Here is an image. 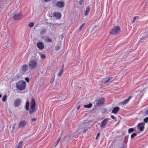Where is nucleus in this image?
Here are the masks:
<instances>
[{
  "label": "nucleus",
  "mask_w": 148,
  "mask_h": 148,
  "mask_svg": "<svg viewBox=\"0 0 148 148\" xmlns=\"http://www.w3.org/2000/svg\"><path fill=\"white\" fill-rule=\"evenodd\" d=\"M26 86L25 82L21 80L17 82L16 84V88L20 90H24Z\"/></svg>",
  "instance_id": "nucleus-1"
},
{
  "label": "nucleus",
  "mask_w": 148,
  "mask_h": 148,
  "mask_svg": "<svg viewBox=\"0 0 148 148\" xmlns=\"http://www.w3.org/2000/svg\"><path fill=\"white\" fill-rule=\"evenodd\" d=\"M28 66L30 69L33 70L36 69L37 66V62L35 60H30L28 64Z\"/></svg>",
  "instance_id": "nucleus-2"
},
{
  "label": "nucleus",
  "mask_w": 148,
  "mask_h": 148,
  "mask_svg": "<svg viewBox=\"0 0 148 148\" xmlns=\"http://www.w3.org/2000/svg\"><path fill=\"white\" fill-rule=\"evenodd\" d=\"M120 28L119 26H116L114 27L113 28L111 29L110 32L111 34L115 35L117 34L120 31Z\"/></svg>",
  "instance_id": "nucleus-3"
},
{
  "label": "nucleus",
  "mask_w": 148,
  "mask_h": 148,
  "mask_svg": "<svg viewBox=\"0 0 148 148\" xmlns=\"http://www.w3.org/2000/svg\"><path fill=\"white\" fill-rule=\"evenodd\" d=\"M36 102L34 100H32V103L31 104V109L29 110L30 114L33 113L36 111Z\"/></svg>",
  "instance_id": "nucleus-4"
},
{
  "label": "nucleus",
  "mask_w": 148,
  "mask_h": 148,
  "mask_svg": "<svg viewBox=\"0 0 148 148\" xmlns=\"http://www.w3.org/2000/svg\"><path fill=\"white\" fill-rule=\"evenodd\" d=\"M110 119V118L104 119L101 122L100 127L101 129L104 128L106 126L108 121Z\"/></svg>",
  "instance_id": "nucleus-5"
},
{
  "label": "nucleus",
  "mask_w": 148,
  "mask_h": 148,
  "mask_svg": "<svg viewBox=\"0 0 148 148\" xmlns=\"http://www.w3.org/2000/svg\"><path fill=\"white\" fill-rule=\"evenodd\" d=\"M27 124V121L25 120H22L20 121L18 125L19 128H24Z\"/></svg>",
  "instance_id": "nucleus-6"
},
{
  "label": "nucleus",
  "mask_w": 148,
  "mask_h": 148,
  "mask_svg": "<svg viewBox=\"0 0 148 148\" xmlns=\"http://www.w3.org/2000/svg\"><path fill=\"white\" fill-rule=\"evenodd\" d=\"M28 66L26 64L23 65L20 69V72L22 74H24L28 70Z\"/></svg>",
  "instance_id": "nucleus-7"
},
{
  "label": "nucleus",
  "mask_w": 148,
  "mask_h": 148,
  "mask_svg": "<svg viewBox=\"0 0 148 148\" xmlns=\"http://www.w3.org/2000/svg\"><path fill=\"white\" fill-rule=\"evenodd\" d=\"M104 99L103 98H99L97 101L96 104L98 106H100L104 103Z\"/></svg>",
  "instance_id": "nucleus-8"
},
{
  "label": "nucleus",
  "mask_w": 148,
  "mask_h": 148,
  "mask_svg": "<svg viewBox=\"0 0 148 148\" xmlns=\"http://www.w3.org/2000/svg\"><path fill=\"white\" fill-rule=\"evenodd\" d=\"M21 102V99H16L14 102V106L16 107H17L20 105Z\"/></svg>",
  "instance_id": "nucleus-9"
},
{
  "label": "nucleus",
  "mask_w": 148,
  "mask_h": 148,
  "mask_svg": "<svg viewBox=\"0 0 148 148\" xmlns=\"http://www.w3.org/2000/svg\"><path fill=\"white\" fill-rule=\"evenodd\" d=\"M65 5V3L64 1H60L57 2L56 5L59 8H63Z\"/></svg>",
  "instance_id": "nucleus-10"
},
{
  "label": "nucleus",
  "mask_w": 148,
  "mask_h": 148,
  "mask_svg": "<svg viewBox=\"0 0 148 148\" xmlns=\"http://www.w3.org/2000/svg\"><path fill=\"white\" fill-rule=\"evenodd\" d=\"M144 125L143 123H138L137 125V128L141 132H143L144 129Z\"/></svg>",
  "instance_id": "nucleus-11"
},
{
  "label": "nucleus",
  "mask_w": 148,
  "mask_h": 148,
  "mask_svg": "<svg viewBox=\"0 0 148 148\" xmlns=\"http://www.w3.org/2000/svg\"><path fill=\"white\" fill-rule=\"evenodd\" d=\"M22 16L21 14H15L13 16V18L15 20H18L21 18Z\"/></svg>",
  "instance_id": "nucleus-12"
},
{
  "label": "nucleus",
  "mask_w": 148,
  "mask_h": 148,
  "mask_svg": "<svg viewBox=\"0 0 148 148\" xmlns=\"http://www.w3.org/2000/svg\"><path fill=\"white\" fill-rule=\"evenodd\" d=\"M132 97L131 96H130L128 98L122 101L120 104L121 105H125L127 104L129 101L131 99Z\"/></svg>",
  "instance_id": "nucleus-13"
},
{
  "label": "nucleus",
  "mask_w": 148,
  "mask_h": 148,
  "mask_svg": "<svg viewBox=\"0 0 148 148\" xmlns=\"http://www.w3.org/2000/svg\"><path fill=\"white\" fill-rule=\"evenodd\" d=\"M37 46L40 49H42L44 48V44L43 42H38L37 43Z\"/></svg>",
  "instance_id": "nucleus-14"
},
{
  "label": "nucleus",
  "mask_w": 148,
  "mask_h": 148,
  "mask_svg": "<svg viewBox=\"0 0 148 148\" xmlns=\"http://www.w3.org/2000/svg\"><path fill=\"white\" fill-rule=\"evenodd\" d=\"M53 16L57 19L61 18V13L60 12H55L53 14Z\"/></svg>",
  "instance_id": "nucleus-15"
},
{
  "label": "nucleus",
  "mask_w": 148,
  "mask_h": 148,
  "mask_svg": "<svg viewBox=\"0 0 148 148\" xmlns=\"http://www.w3.org/2000/svg\"><path fill=\"white\" fill-rule=\"evenodd\" d=\"M120 109V108L117 106L114 107L112 111V113L116 114L119 111Z\"/></svg>",
  "instance_id": "nucleus-16"
},
{
  "label": "nucleus",
  "mask_w": 148,
  "mask_h": 148,
  "mask_svg": "<svg viewBox=\"0 0 148 148\" xmlns=\"http://www.w3.org/2000/svg\"><path fill=\"white\" fill-rule=\"evenodd\" d=\"M64 67V65H63L62 66V68L60 69V70L59 71L58 73V76H60L62 73L63 72V71Z\"/></svg>",
  "instance_id": "nucleus-17"
},
{
  "label": "nucleus",
  "mask_w": 148,
  "mask_h": 148,
  "mask_svg": "<svg viewBox=\"0 0 148 148\" xmlns=\"http://www.w3.org/2000/svg\"><path fill=\"white\" fill-rule=\"evenodd\" d=\"M29 101L27 100L26 101V103L25 104V109L27 110H29Z\"/></svg>",
  "instance_id": "nucleus-18"
},
{
  "label": "nucleus",
  "mask_w": 148,
  "mask_h": 148,
  "mask_svg": "<svg viewBox=\"0 0 148 148\" xmlns=\"http://www.w3.org/2000/svg\"><path fill=\"white\" fill-rule=\"evenodd\" d=\"M112 78V77H108L107 78H106L103 80L104 83L105 84L108 83Z\"/></svg>",
  "instance_id": "nucleus-19"
},
{
  "label": "nucleus",
  "mask_w": 148,
  "mask_h": 148,
  "mask_svg": "<svg viewBox=\"0 0 148 148\" xmlns=\"http://www.w3.org/2000/svg\"><path fill=\"white\" fill-rule=\"evenodd\" d=\"M90 10V8L89 6L87 7L86 10L85 12V15L87 16L88 15Z\"/></svg>",
  "instance_id": "nucleus-20"
},
{
  "label": "nucleus",
  "mask_w": 148,
  "mask_h": 148,
  "mask_svg": "<svg viewBox=\"0 0 148 148\" xmlns=\"http://www.w3.org/2000/svg\"><path fill=\"white\" fill-rule=\"evenodd\" d=\"M92 103H90L88 104L84 105V107L86 108H90L92 107Z\"/></svg>",
  "instance_id": "nucleus-21"
},
{
  "label": "nucleus",
  "mask_w": 148,
  "mask_h": 148,
  "mask_svg": "<svg viewBox=\"0 0 148 148\" xmlns=\"http://www.w3.org/2000/svg\"><path fill=\"white\" fill-rule=\"evenodd\" d=\"M46 31V30L45 29H42L41 30L40 34L41 35H42L45 33Z\"/></svg>",
  "instance_id": "nucleus-22"
},
{
  "label": "nucleus",
  "mask_w": 148,
  "mask_h": 148,
  "mask_svg": "<svg viewBox=\"0 0 148 148\" xmlns=\"http://www.w3.org/2000/svg\"><path fill=\"white\" fill-rule=\"evenodd\" d=\"M135 129L134 128H130L128 130V132L129 133H131L134 131Z\"/></svg>",
  "instance_id": "nucleus-23"
},
{
  "label": "nucleus",
  "mask_w": 148,
  "mask_h": 148,
  "mask_svg": "<svg viewBox=\"0 0 148 148\" xmlns=\"http://www.w3.org/2000/svg\"><path fill=\"white\" fill-rule=\"evenodd\" d=\"M23 142L22 141H20L18 143V145L17 147H18L19 148H22V145L21 144L23 143Z\"/></svg>",
  "instance_id": "nucleus-24"
},
{
  "label": "nucleus",
  "mask_w": 148,
  "mask_h": 148,
  "mask_svg": "<svg viewBox=\"0 0 148 148\" xmlns=\"http://www.w3.org/2000/svg\"><path fill=\"white\" fill-rule=\"evenodd\" d=\"M60 139H61V138L60 137H59L58 139L57 140V141L56 142H55V144H56V145L55 146H57L58 144V143H59L60 140Z\"/></svg>",
  "instance_id": "nucleus-25"
},
{
  "label": "nucleus",
  "mask_w": 148,
  "mask_h": 148,
  "mask_svg": "<svg viewBox=\"0 0 148 148\" xmlns=\"http://www.w3.org/2000/svg\"><path fill=\"white\" fill-rule=\"evenodd\" d=\"M46 41L49 42H51L52 41V40L48 37H47L46 39Z\"/></svg>",
  "instance_id": "nucleus-26"
},
{
  "label": "nucleus",
  "mask_w": 148,
  "mask_h": 148,
  "mask_svg": "<svg viewBox=\"0 0 148 148\" xmlns=\"http://www.w3.org/2000/svg\"><path fill=\"white\" fill-rule=\"evenodd\" d=\"M7 96L6 95H5L3 96V97L2 99V100L3 101V102H5L6 101V99H7Z\"/></svg>",
  "instance_id": "nucleus-27"
},
{
  "label": "nucleus",
  "mask_w": 148,
  "mask_h": 148,
  "mask_svg": "<svg viewBox=\"0 0 148 148\" xmlns=\"http://www.w3.org/2000/svg\"><path fill=\"white\" fill-rule=\"evenodd\" d=\"M34 25V23L33 22H31L28 24V26L30 27H32Z\"/></svg>",
  "instance_id": "nucleus-28"
},
{
  "label": "nucleus",
  "mask_w": 148,
  "mask_h": 148,
  "mask_svg": "<svg viewBox=\"0 0 148 148\" xmlns=\"http://www.w3.org/2000/svg\"><path fill=\"white\" fill-rule=\"evenodd\" d=\"M137 135V134L136 133H133L131 136V137L132 138H133L134 137L136 136Z\"/></svg>",
  "instance_id": "nucleus-29"
},
{
  "label": "nucleus",
  "mask_w": 148,
  "mask_h": 148,
  "mask_svg": "<svg viewBox=\"0 0 148 148\" xmlns=\"http://www.w3.org/2000/svg\"><path fill=\"white\" fill-rule=\"evenodd\" d=\"M85 24V23H83L80 26L79 29V31H80L83 28Z\"/></svg>",
  "instance_id": "nucleus-30"
},
{
  "label": "nucleus",
  "mask_w": 148,
  "mask_h": 148,
  "mask_svg": "<svg viewBox=\"0 0 148 148\" xmlns=\"http://www.w3.org/2000/svg\"><path fill=\"white\" fill-rule=\"evenodd\" d=\"M138 18V16H135L132 22V23H134L135 22V21L136 20V19Z\"/></svg>",
  "instance_id": "nucleus-31"
},
{
  "label": "nucleus",
  "mask_w": 148,
  "mask_h": 148,
  "mask_svg": "<svg viewBox=\"0 0 148 148\" xmlns=\"http://www.w3.org/2000/svg\"><path fill=\"white\" fill-rule=\"evenodd\" d=\"M60 47L59 46H57L55 47V49L56 51H58L60 49Z\"/></svg>",
  "instance_id": "nucleus-32"
},
{
  "label": "nucleus",
  "mask_w": 148,
  "mask_h": 148,
  "mask_svg": "<svg viewBox=\"0 0 148 148\" xmlns=\"http://www.w3.org/2000/svg\"><path fill=\"white\" fill-rule=\"evenodd\" d=\"M41 58L43 59H45V54H40Z\"/></svg>",
  "instance_id": "nucleus-33"
},
{
  "label": "nucleus",
  "mask_w": 148,
  "mask_h": 148,
  "mask_svg": "<svg viewBox=\"0 0 148 148\" xmlns=\"http://www.w3.org/2000/svg\"><path fill=\"white\" fill-rule=\"evenodd\" d=\"M16 123H14L12 124L13 126H12V128L13 130H14L15 128V126H16Z\"/></svg>",
  "instance_id": "nucleus-34"
},
{
  "label": "nucleus",
  "mask_w": 148,
  "mask_h": 148,
  "mask_svg": "<svg viewBox=\"0 0 148 148\" xmlns=\"http://www.w3.org/2000/svg\"><path fill=\"white\" fill-rule=\"evenodd\" d=\"M31 119L32 121V122H35L37 120V119L36 118H31Z\"/></svg>",
  "instance_id": "nucleus-35"
},
{
  "label": "nucleus",
  "mask_w": 148,
  "mask_h": 148,
  "mask_svg": "<svg viewBox=\"0 0 148 148\" xmlns=\"http://www.w3.org/2000/svg\"><path fill=\"white\" fill-rule=\"evenodd\" d=\"M144 121L146 123H147L148 122V117H147L144 119Z\"/></svg>",
  "instance_id": "nucleus-36"
},
{
  "label": "nucleus",
  "mask_w": 148,
  "mask_h": 148,
  "mask_svg": "<svg viewBox=\"0 0 148 148\" xmlns=\"http://www.w3.org/2000/svg\"><path fill=\"white\" fill-rule=\"evenodd\" d=\"M111 118L112 119H114V120H115V121H116L117 120L116 119V120H115L116 119V118L113 115H111Z\"/></svg>",
  "instance_id": "nucleus-37"
},
{
  "label": "nucleus",
  "mask_w": 148,
  "mask_h": 148,
  "mask_svg": "<svg viewBox=\"0 0 148 148\" xmlns=\"http://www.w3.org/2000/svg\"><path fill=\"white\" fill-rule=\"evenodd\" d=\"M25 81L27 82H29V78L27 77H26L25 78Z\"/></svg>",
  "instance_id": "nucleus-38"
},
{
  "label": "nucleus",
  "mask_w": 148,
  "mask_h": 148,
  "mask_svg": "<svg viewBox=\"0 0 148 148\" xmlns=\"http://www.w3.org/2000/svg\"><path fill=\"white\" fill-rule=\"evenodd\" d=\"M79 3L80 5H82V4L83 3V0H80V1H79Z\"/></svg>",
  "instance_id": "nucleus-39"
},
{
  "label": "nucleus",
  "mask_w": 148,
  "mask_h": 148,
  "mask_svg": "<svg viewBox=\"0 0 148 148\" xmlns=\"http://www.w3.org/2000/svg\"><path fill=\"white\" fill-rule=\"evenodd\" d=\"M146 38V37L145 36L143 37H142L140 38V40H141L144 39Z\"/></svg>",
  "instance_id": "nucleus-40"
},
{
  "label": "nucleus",
  "mask_w": 148,
  "mask_h": 148,
  "mask_svg": "<svg viewBox=\"0 0 148 148\" xmlns=\"http://www.w3.org/2000/svg\"><path fill=\"white\" fill-rule=\"evenodd\" d=\"M99 135H100V134H99V133H98V134H97V136L96 137V138H95V139H97V138H98V137H99Z\"/></svg>",
  "instance_id": "nucleus-41"
},
{
  "label": "nucleus",
  "mask_w": 148,
  "mask_h": 148,
  "mask_svg": "<svg viewBox=\"0 0 148 148\" xmlns=\"http://www.w3.org/2000/svg\"><path fill=\"white\" fill-rule=\"evenodd\" d=\"M51 0H44L45 2H48L51 1Z\"/></svg>",
  "instance_id": "nucleus-42"
},
{
  "label": "nucleus",
  "mask_w": 148,
  "mask_h": 148,
  "mask_svg": "<svg viewBox=\"0 0 148 148\" xmlns=\"http://www.w3.org/2000/svg\"><path fill=\"white\" fill-rule=\"evenodd\" d=\"M146 114L148 115V109L146 111Z\"/></svg>",
  "instance_id": "nucleus-43"
},
{
  "label": "nucleus",
  "mask_w": 148,
  "mask_h": 148,
  "mask_svg": "<svg viewBox=\"0 0 148 148\" xmlns=\"http://www.w3.org/2000/svg\"><path fill=\"white\" fill-rule=\"evenodd\" d=\"M80 106H78L77 108V110H79L80 108Z\"/></svg>",
  "instance_id": "nucleus-44"
},
{
  "label": "nucleus",
  "mask_w": 148,
  "mask_h": 148,
  "mask_svg": "<svg viewBox=\"0 0 148 148\" xmlns=\"http://www.w3.org/2000/svg\"><path fill=\"white\" fill-rule=\"evenodd\" d=\"M87 131V130H84V132H85Z\"/></svg>",
  "instance_id": "nucleus-45"
},
{
  "label": "nucleus",
  "mask_w": 148,
  "mask_h": 148,
  "mask_svg": "<svg viewBox=\"0 0 148 148\" xmlns=\"http://www.w3.org/2000/svg\"><path fill=\"white\" fill-rule=\"evenodd\" d=\"M2 97L0 93V98H1Z\"/></svg>",
  "instance_id": "nucleus-46"
},
{
  "label": "nucleus",
  "mask_w": 148,
  "mask_h": 148,
  "mask_svg": "<svg viewBox=\"0 0 148 148\" xmlns=\"http://www.w3.org/2000/svg\"><path fill=\"white\" fill-rule=\"evenodd\" d=\"M1 12V11H0V12Z\"/></svg>",
  "instance_id": "nucleus-47"
}]
</instances>
